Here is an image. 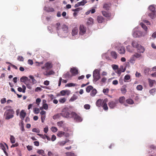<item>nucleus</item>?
<instances>
[{
    "instance_id": "nucleus-8",
    "label": "nucleus",
    "mask_w": 156,
    "mask_h": 156,
    "mask_svg": "<svg viewBox=\"0 0 156 156\" xmlns=\"http://www.w3.org/2000/svg\"><path fill=\"white\" fill-rule=\"evenodd\" d=\"M53 67V65L52 62L49 61L46 63L44 65V66L41 67L42 69H44L45 68L47 70L51 69Z\"/></svg>"
},
{
    "instance_id": "nucleus-57",
    "label": "nucleus",
    "mask_w": 156,
    "mask_h": 156,
    "mask_svg": "<svg viewBox=\"0 0 156 156\" xmlns=\"http://www.w3.org/2000/svg\"><path fill=\"white\" fill-rule=\"evenodd\" d=\"M17 59L20 61H23L24 58L22 56H18L17 58Z\"/></svg>"
},
{
    "instance_id": "nucleus-46",
    "label": "nucleus",
    "mask_w": 156,
    "mask_h": 156,
    "mask_svg": "<svg viewBox=\"0 0 156 156\" xmlns=\"http://www.w3.org/2000/svg\"><path fill=\"white\" fill-rule=\"evenodd\" d=\"M77 98V96L76 95L74 94L73 96L72 97L71 100L72 101H73L76 99Z\"/></svg>"
},
{
    "instance_id": "nucleus-56",
    "label": "nucleus",
    "mask_w": 156,
    "mask_h": 156,
    "mask_svg": "<svg viewBox=\"0 0 156 156\" xmlns=\"http://www.w3.org/2000/svg\"><path fill=\"white\" fill-rule=\"evenodd\" d=\"M112 68L113 69L115 70H117L119 69V67L118 66L116 65H113L112 66Z\"/></svg>"
},
{
    "instance_id": "nucleus-33",
    "label": "nucleus",
    "mask_w": 156,
    "mask_h": 156,
    "mask_svg": "<svg viewBox=\"0 0 156 156\" xmlns=\"http://www.w3.org/2000/svg\"><path fill=\"white\" fill-rule=\"evenodd\" d=\"M66 156H75L74 153L71 152H67L65 153Z\"/></svg>"
},
{
    "instance_id": "nucleus-41",
    "label": "nucleus",
    "mask_w": 156,
    "mask_h": 156,
    "mask_svg": "<svg viewBox=\"0 0 156 156\" xmlns=\"http://www.w3.org/2000/svg\"><path fill=\"white\" fill-rule=\"evenodd\" d=\"M10 139L12 143L14 144L15 143V138L13 136L11 135Z\"/></svg>"
},
{
    "instance_id": "nucleus-39",
    "label": "nucleus",
    "mask_w": 156,
    "mask_h": 156,
    "mask_svg": "<svg viewBox=\"0 0 156 156\" xmlns=\"http://www.w3.org/2000/svg\"><path fill=\"white\" fill-rule=\"evenodd\" d=\"M140 25L142 28L146 31H147V27L143 23H140Z\"/></svg>"
},
{
    "instance_id": "nucleus-63",
    "label": "nucleus",
    "mask_w": 156,
    "mask_h": 156,
    "mask_svg": "<svg viewBox=\"0 0 156 156\" xmlns=\"http://www.w3.org/2000/svg\"><path fill=\"white\" fill-rule=\"evenodd\" d=\"M130 78V76L129 75H126L124 77V79L126 80H128Z\"/></svg>"
},
{
    "instance_id": "nucleus-45",
    "label": "nucleus",
    "mask_w": 156,
    "mask_h": 156,
    "mask_svg": "<svg viewBox=\"0 0 156 156\" xmlns=\"http://www.w3.org/2000/svg\"><path fill=\"white\" fill-rule=\"evenodd\" d=\"M67 142V141H62L59 142L58 143L60 146H63Z\"/></svg>"
},
{
    "instance_id": "nucleus-31",
    "label": "nucleus",
    "mask_w": 156,
    "mask_h": 156,
    "mask_svg": "<svg viewBox=\"0 0 156 156\" xmlns=\"http://www.w3.org/2000/svg\"><path fill=\"white\" fill-rule=\"evenodd\" d=\"M0 147L1 148H2V149L4 153L6 155H7V153L6 152L5 150H6V149H5V146H4V145L2 144H0Z\"/></svg>"
},
{
    "instance_id": "nucleus-23",
    "label": "nucleus",
    "mask_w": 156,
    "mask_h": 156,
    "mask_svg": "<svg viewBox=\"0 0 156 156\" xmlns=\"http://www.w3.org/2000/svg\"><path fill=\"white\" fill-rule=\"evenodd\" d=\"M28 80L27 77L26 76H23L20 79V81L21 82L24 83H26L27 80Z\"/></svg>"
},
{
    "instance_id": "nucleus-50",
    "label": "nucleus",
    "mask_w": 156,
    "mask_h": 156,
    "mask_svg": "<svg viewBox=\"0 0 156 156\" xmlns=\"http://www.w3.org/2000/svg\"><path fill=\"white\" fill-rule=\"evenodd\" d=\"M86 0H83L82 1L79 2L80 5H83L87 3Z\"/></svg>"
},
{
    "instance_id": "nucleus-61",
    "label": "nucleus",
    "mask_w": 156,
    "mask_h": 156,
    "mask_svg": "<svg viewBox=\"0 0 156 156\" xmlns=\"http://www.w3.org/2000/svg\"><path fill=\"white\" fill-rule=\"evenodd\" d=\"M39 136H40L42 138H43V139H45L46 138V137H45V136H46V135H43V134H37Z\"/></svg>"
},
{
    "instance_id": "nucleus-54",
    "label": "nucleus",
    "mask_w": 156,
    "mask_h": 156,
    "mask_svg": "<svg viewBox=\"0 0 156 156\" xmlns=\"http://www.w3.org/2000/svg\"><path fill=\"white\" fill-rule=\"evenodd\" d=\"M82 8H78L76 9H72V11L74 12H79V11L82 10Z\"/></svg>"
},
{
    "instance_id": "nucleus-22",
    "label": "nucleus",
    "mask_w": 156,
    "mask_h": 156,
    "mask_svg": "<svg viewBox=\"0 0 156 156\" xmlns=\"http://www.w3.org/2000/svg\"><path fill=\"white\" fill-rule=\"evenodd\" d=\"M111 56L112 58L115 59H116L117 57V55L116 52L115 51H112L111 53Z\"/></svg>"
},
{
    "instance_id": "nucleus-64",
    "label": "nucleus",
    "mask_w": 156,
    "mask_h": 156,
    "mask_svg": "<svg viewBox=\"0 0 156 156\" xmlns=\"http://www.w3.org/2000/svg\"><path fill=\"white\" fill-rule=\"evenodd\" d=\"M112 83L113 85H116L118 83V82L117 80H115L112 81Z\"/></svg>"
},
{
    "instance_id": "nucleus-42",
    "label": "nucleus",
    "mask_w": 156,
    "mask_h": 156,
    "mask_svg": "<svg viewBox=\"0 0 156 156\" xmlns=\"http://www.w3.org/2000/svg\"><path fill=\"white\" fill-rule=\"evenodd\" d=\"M37 152L40 155H42L44 154V151L42 150H39L37 151Z\"/></svg>"
},
{
    "instance_id": "nucleus-49",
    "label": "nucleus",
    "mask_w": 156,
    "mask_h": 156,
    "mask_svg": "<svg viewBox=\"0 0 156 156\" xmlns=\"http://www.w3.org/2000/svg\"><path fill=\"white\" fill-rule=\"evenodd\" d=\"M156 90L155 88L152 89L149 91V92L151 94L153 95V94L156 91Z\"/></svg>"
},
{
    "instance_id": "nucleus-34",
    "label": "nucleus",
    "mask_w": 156,
    "mask_h": 156,
    "mask_svg": "<svg viewBox=\"0 0 156 156\" xmlns=\"http://www.w3.org/2000/svg\"><path fill=\"white\" fill-rule=\"evenodd\" d=\"M103 8L105 10H109V5L107 4H105L103 6Z\"/></svg>"
},
{
    "instance_id": "nucleus-21",
    "label": "nucleus",
    "mask_w": 156,
    "mask_h": 156,
    "mask_svg": "<svg viewBox=\"0 0 156 156\" xmlns=\"http://www.w3.org/2000/svg\"><path fill=\"white\" fill-rule=\"evenodd\" d=\"M78 29L76 27H74L72 30V35L74 36L77 34L78 33Z\"/></svg>"
},
{
    "instance_id": "nucleus-51",
    "label": "nucleus",
    "mask_w": 156,
    "mask_h": 156,
    "mask_svg": "<svg viewBox=\"0 0 156 156\" xmlns=\"http://www.w3.org/2000/svg\"><path fill=\"white\" fill-rule=\"evenodd\" d=\"M34 111L35 114H37L39 112L40 110L38 108H36L34 109Z\"/></svg>"
},
{
    "instance_id": "nucleus-38",
    "label": "nucleus",
    "mask_w": 156,
    "mask_h": 156,
    "mask_svg": "<svg viewBox=\"0 0 156 156\" xmlns=\"http://www.w3.org/2000/svg\"><path fill=\"white\" fill-rule=\"evenodd\" d=\"M65 133L62 131H60L58 132L57 134V136L59 137H61L64 135Z\"/></svg>"
},
{
    "instance_id": "nucleus-28",
    "label": "nucleus",
    "mask_w": 156,
    "mask_h": 156,
    "mask_svg": "<svg viewBox=\"0 0 156 156\" xmlns=\"http://www.w3.org/2000/svg\"><path fill=\"white\" fill-rule=\"evenodd\" d=\"M97 93V91L95 89H93L90 93V95L92 96H94Z\"/></svg>"
},
{
    "instance_id": "nucleus-6",
    "label": "nucleus",
    "mask_w": 156,
    "mask_h": 156,
    "mask_svg": "<svg viewBox=\"0 0 156 156\" xmlns=\"http://www.w3.org/2000/svg\"><path fill=\"white\" fill-rule=\"evenodd\" d=\"M132 46L136 48L139 49L140 48L141 49L140 52L143 53L144 51V48H143L140 45L138 44L137 42L135 41H133L132 43Z\"/></svg>"
},
{
    "instance_id": "nucleus-37",
    "label": "nucleus",
    "mask_w": 156,
    "mask_h": 156,
    "mask_svg": "<svg viewBox=\"0 0 156 156\" xmlns=\"http://www.w3.org/2000/svg\"><path fill=\"white\" fill-rule=\"evenodd\" d=\"M29 77L32 80V83L33 84L37 83V81L34 79V77L33 76L30 75Z\"/></svg>"
},
{
    "instance_id": "nucleus-19",
    "label": "nucleus",
    "mask_w": 156,
    "mask_h": 156,
    "mask_svg": "<svg viewBox=\"0 0 156 156\" xmlns=\"http://www.w3.org/2000/svg\"><path fill=\"white\" fill-rule=\"evenodd\" d=\"M119 53L121 54H124L125 52V48L124 47H122L118 49Z\"/></svg>"
},
{
    "instance_id": "nucleus-35",
    "label": "nucleus",
    "mask_w": 156,
    "mask_h": 156,
    "mask_svg": "<svg viewBox=\"0 0 156 156\" xmlns=\"http://www.w3.org/2000/svg\"><path fill=\"white\" fill-rule=\"evenodd\" d=\"M127 103L128 104L132 105L133 104L134 102L131 99H128L126 100Z\"/></svg>"
},
{
    "instance_id": "nucleus-60",
    "label": "nucleus",
    "mask_w": 156,
    "mask_h": 156,
    "mask_svg": "<svg viewBox=\"0 0 156 156\" xmlns=\"http://www.w3.org/2000/svg\"><path fill=\"white\" fill-rule=\"evenodd\" d=\"M90 105L89 104H85L84 106V108L86 109H89L90 108Z\"/></svg>"
},
{
    "instance_id": "nucleus-43",
    "label": "nucleus",
    "mask_w": 156,
    "mask_h": 156,
    "mask_svg": "<svg viewBox=\"0 0 156 156\" xmlns=\"http://www.w3.org/2000/svg\"><path fill=\"white\" fill-rule=\"evenodd\" d=\"M25 83L27 87L30 90L31 89V85L29 83L27 82H26Z\"/></svg>"
},
{
    "instance_id": "nucleus-47",
    "label": "nucleus",
    "mask_w": 156,
    "mask_h": 156,
    "mask_svg": "<svg viewBox=\"0 0 156 156\" xmlns=\"http://www.w3.org/2000/svg\"><path fill=\"white\" fill-rule=\"evenodd\" d=\"M109 90L108 88L104 89L103 90V92L105 94L108 93Z\"/></svg>"
},
{
    "instance_id": "nucleus-16",
    "label": "nucleus",
    "mask_w": 156,
    "mask_h": 156,
    "mask_svg": "<svg viewBox=\"0 0 156 156\" xmlns=\"http://www.w3.org/2000/svg\"><path fill=\"white\" fill-rule=\"evenodd\" d=\"M101 13L103 15L106 17H110L111 16V14L108 12L105 11H102Z\"/></svg>"
},
{
    "instance_id": "nucleus-17",
    "label": "nucleus",
    "mask_w": 156,
    "mask_h": 156,
    "mask_svg": "<svg viewBox=\"0 0 156 156\" xmlns=\"http://www.w3.org/2000/svg\"><path fill=\"white\" fill-rule=\"evenodd\" d=\"M103 100H101V99H98L96 103V106L98 107L101 106L102 105V103H103Z\"/></svg>"
},
{
    "instance_id": "nucleus-36",
    "label": "nucleus",
    "mask_w": 156,
    "mask_h": 156,
    "mask_svg": "<svg viewBox=\"0 0 156 156\" xmlns=\"http://www.w3.org/2000/svg\"><path fill=\"white\" fill-rule=\"evenodd\" d=\"M62 116L61 113H58L56 115H54L53 116V118L54 119H56L57 118H59V117Z\"/></svg>"
},
{
    "instance_id": "nucleus-27",
    "label": "nucleus",
    "mask_w": 156,
    "mask_h": 156,
    "mask_svg": "<svg viewBox=\"0 0 156 156\" xmlns=\"http://www.w3.org/2000/svg\"><path fill=\"white\" fill-rule=\"evenodd\" d=\"M72 76H71L69 72L66 73L64 75H63V78L66 79L69 78L71 77Z\"/></svg>"
},
{
    "instance_id": "nucleus-44",
    "label": "nucleus",
    "mask_w": 156,
    "mask_h": 156,
    "mask_svg": "<svg viewBox=\"0 0 156 156\" xmlns=\"http://www.w3.org/2000/svg\"><path fill=\"white\" fill-rule=\"evenodd\" d=\"M136 88L137 90H141L143 88V86L141 85H139L136 87Z\"/></svg>"
},
{
    "instance_id": "nucleus-53",
    "label": "nucleus",
    "mask_w": 156,
    "mask_h": 156,
    "mask_svg": "<svg viewBox=\"0 0 156 156\" xmlns=\"http://www.w3.org/2000/svg\"><path fill=\"white\" fill-rule=\"evenodd\" d=\"M58 126L60 127L63 126V122L62 121L58 122L57 123Z\"/></svg>"
},
{
    "instance_id": "nucleus-55",
    "label": "nucleus",
    "mask_w": 156,
    "mask_h": 156,
    "mask_svg": "<svg viewBox=\"0 0 156 156\" xmlns=\"http://www.w3.org/2000/svg\"><path fill=\"white\" fill-rule=\"evenodd\" d=\"M51 131L53 132H57L58 130V129L56 127H52L51 128Z\"/></svg>"
},
{
    "instance_id": "nucleus-11",
    "label": "nucleus",
    "mask_w": 156,
    "mask_h": 156,
    "mask_svg": "<svg viewBox=\"0 0 156 156\" xmlns=\"http://www.w3.org/2000/svg\"><path fill=\"white\" fill-rule=\"evenodd\" d=\"M108 101V99L107 98H105L103 100V103H102L101 106L105 110H107L108 109V108L107 104Z\"/></svg>"
},
{
    "instance_id": "nucleus-13",
    "label": "nucleus",
    "mask_w": 156,
    "mask_h": 156,
    "mask_svg": "<svg viewBox=\"0 0 156 156\" xmlns=\"http://www.w3.org/2000/svg\"><path fill=\"white\" fill-rule=\"evenodd\" d=\"M26 115V113L25 112L24 110H22L21 111L20 114V117L22 120H23Z\"/></svg>"
},
{
    "instance_id": "nucleus-58",
    "label": "nucleus",
    "mask_w": 156,
    "mask_h": 156,
    "mask_svg": "<svg viewBox=\"0 0 156 156\" xmlns=\"http://www.w3.org/2000/svg\"><path fill=\"white\" fill-rule=\"evenodd\" d=\"M32 131L34 132H35L37 133H40V131L38 129H36V128H34L32 129Z\"/></svg>"
},
{
    "instance_id": "nucleus-52",
    "label": "nucleus",
    "mask_w": 156,
    "mask_h": 156,
    "mask_svg": "<svg viewBox=\"0 0 156 156\" xmlns=\"http://www.w3.org/2000/svg\"><path fill=\"white\" fill-rule=\"evenodd\" d=\"M107 80V79L106 78H105V77H103L101 80V83H105L106 82V81Z\"/></svg>"
},
{
    "instance_id": "nucleus-12",
    "label": "nucleus",
    "mask_w": 156,
    "mask_h": 156,
    "mask_svg": "<svg viewBox=\"0 0 156 156\" xmlns=\"http://www.w3.org/2000/svg\"><path fill=\"white\" fill-rule=\"evenodd\" d=\"M142 33L140 31H134L133 34V36L134 37H138L141 36Z\"/></svg>"
},
{
    "instance_id": "nucleus-4",
    "label": "nucleus",
    "mask_w": 156,
    "mask_h": 156,
    "mask_svg": "<svg viewBox=\"0 0 156 156\" xmlns=\"http://www.w3.org/2000/svg\"><path fill=\"white\" fill-rule=\"evenodd\" d=\"M100 69H95L93 72V81L96 82L100 78Z\"/></svg>"
},
{
    "instance_id": "nucleus-7",
    "label": "nucleus",
    "mask_w": 156,
    "mask_h": 156,
    "mask_svg": "<svg viewBox=\"0 0 156 156\" xmlns=\"http://www.w3.org/2000/svg\"><path fill=\"white\" fill-rule=\"evenodd\" d=\"M118 103V101L115 99L114 101H109L108 103V105L110 108H114L116 106V105Z\"/></svg>"
},
{
    "instance_id": "nucleus-48",
    "label": "nucleus",
    "mask_w": 156,
    "mask_h": 156,
    "mask_svg": "<svg viewBox=\"0 0 156 156\" xmlns=\"http://www.w3.org/2000/svg\"><path fill=\"white\" fill-rule=\"evenodd\" d=\"M66 99L64 98L59 99V102L61 103H64L66 101Z\"/></svg>"
},
{
    "instance_id": "nucleus-32",
    "label": "nucleus",
    "mask_w": 156,
    "mask_h": 156,
    "mask_svg": "<svg viewBox=\"0 0 156 156\" xmlns=\"http://www.w3.org/2000/svg\"><path fill=\"white\" fill-rule=\"evenodd\" d=\"M93 89V87L91 86H89L86 88V91L87 93H89L91 90Z\"/></svg>"
},
{
    "instance_id": "nucleus-20",
    "label": "nucleus",
    "mask_w": 156,
    "mask_h": 156,
    "mask_svg": "<svg viewBox=\"0 0 156 156\" xmlns=\"http://www.w3.org/2000/svg\"><path fill=\"white\" fill-rule=\"evenodd\" d=\"M88 21L87 22V24L88 25H92L94 23V19L91 17L88 18Z\"/></svg>"
},
{
    "instance_id": "nucleus-14",
    "label": "nucleus",
    "mask_w": 156,
    "mask_h": 156,
    "mask_svg": "<svg viewBox=\"0 0 156 156\" xmlns=\"http://www.w3.org/2000/svg\"><path fill=\"white\" fill-rule=\"evenodd\" d=\"M104 20V18L101 16H98L97 17V20L98 23H102Z\"/></svg>"
},
{
    "instance_id": "nucleus-40",
    "label": "nucleus",
    "mask_w": 156,
    "mask_h": 156,
    "mask_svg": "<svg viewBox=\"0 0 156 156\" xmlns=\"http://www.w3.org/2000/svg\"><path fill=\"white\" fill-rule=\"evenodd\" d=\"M121 90L122 93H125L127 91L126 86H122V87L121 89Z\"/></svg>"
},
{
    "instance_id": "nucleus-26",
    "label": "nucleus",
    "mask_w": 156,
    "mask_h": 156,
    "mask_svg": "<svg viewBox=\"0 0 156 156\" xmlns=\"http://www.w3.org/2000/svg\"><path fill=\"white\" fill-rule=\"evenodd\" d=\"M149 12H156L155 9L154 7L152 5H151L149 7Z\"/></svg>"
},
{
    "instance_id": "nucleus-3",
    "label": "nucleus",
    "mask_w": 156,
    "mask_h": 156,
    "mask_svg": "<svg viewBox=\"0 0 156 156\" xmlns=\"http://www.w3.org/2000/svg\"><path fill=\"white\" fill-rule=\"evenodd\" d=\"M71 112L69 109L68 107L62 109V116L65 118L69 119L71 118L72 116Z\"/></svg>"
},
{
    "instance_id": "nucleus-62",
    "label": "nucleus",
    "mask_w": 156,
    "mask_h": 156,
    "mask_svg": "<svg viewBox=\"0 0 156 156\" xmlns=\"http://www.w3.org/2000/svg\"><path fill=\"white\" fill-rule=\"evenodd\" d=\"M43 106L44 109L45 110L47 109L48 108V105L47 104H44L43 105Z\"/></svg>"
},
{
    "instance_id": "nucleus-10",
    "label": "nucleus",
    "mask_w": 156,
    "mask_h": 156,
    "mask_svg": "<svg viewBox=\"0 0 156 156\" xmlns=\"http://www.w3.org/2000/svg\"><path fill=\"white\" fill-rule=\"evenodd\" d=\"M70 72L72 74V76H75L78 74V70L75 67L71 68Z\"/></svg>"
},
{
    "instance_id": "nucleus-2",
    "label": "nucleus",
    "mask_w": 156,
    "mask_h": 156,
    "mask_svg": "<svg viewBox=\"0 0 156 156\" xmlns=\"http://www.w3.org/2000/svg\"><path fill=\"white\" fill-rule=\"evenodd\" d=\"M11 108L10 106H7L5 107L7 110L5 112L4 115L6 119H9L12 118L14 116V112L13 109H11Z\"/></svg>"
},
{
    "instance_id": "nucleus-24",
    "label": "nucleus",
    "mask_w": 156,
    "mask_h": 156,
    "mask_svg": "<svg viewBox=\"0 0 156 156\" xmlns=\"http://www.w3.org/2000/svg\"><path fill=\"white\" fill-rule=\"evenodd\" d=\"M148 80L150 87H152L153 86V84L154 83L155 81L154 80H151L150 79H148Z\"/></svg>"
},
{
    "instance_id": "nucleus-9",
    "label": "nucleus",
    "mask_w": 156,
    "mask_h": 156,
    "mask_svg": "<svg viewBox=\"0 0 156 156\" xmlns=\"http://www.w3.org/2000/svg\"><path fill=\"white\" fill-rule=\"evenodd\" d=\"M79 33L81 35L84 34L86 31V28L83 25H80L79 27Z\"/></svg>"
},
{
    "instance_id": "nucleus-59",
    "label": "nucleus",
    "mask_w": 156,
    "mask_h": 156,
    "mask_svg": "<svg viewBox=\"0 0 156 156\" xmlns=\"http://www.w3.org/2000/svg\"><path fill=\"white\" fill-rule=\"evenodd\" d=\"M122 72V69H118L117 70L115 71V72L118 74L119 75H120L121 73Z\"/></svg>"
},
{
    "instance_id": "nucleus-18",
    "label": "nucleus",
    "mask_w": 156,
    "mask_h": 156,
    "mask_svg": "<svg viewBox=\"0 0 156 156\" xmlns=\"http://www.w3.org/2000/svg\"><path fill=\"white\" fill-rule=\"evenodd\" d=\"M148 16L152 19L156 17V12H149Z\"/></svg>"
},
{
    "instance_id": "nucleus-30",
    "label": "nucleus",
    "mask_w": 156,
    "mask_h": 156,
    "mask_svg": "<svg viewBox=\"0 0 156 156\" xmlns=\"http://www.w3.org/2000/svg\"><path fill=\"white\" fill-rule=\"evenodd\" d=\"M77 86V84L76 83H68L66 84V87H74L76 86Z\"/></svg>"
},
{
    "instance_id": "nucleus-15",
    "label": "nucleus",
    "mask_w": 156,
    "mask_h": 156,
    "mask_svg": "<svg viewBox=\"0 0 156 156\" xmlns=\"http://www.w3.org/2000/svg\"><path fill=\"white\" fill-rule=\"evenodd\" d=\"M44 10L48 12H53L54 11L53 8L49 6H45L44 8Z\"/></svg>"
},
{
    "instance_id": "nucleus-29",
    "label": "nucleus",
    "mask_w": 156,
    "mask_h": 156,
    "mask_svg": "<svg viewBox=\"0 0 156 156\" xmlns=\"http://www.w3.org/2000/svg\"><path fill=\"white\" fill-rule=\"evenodd\" d=\"M125 98L124 97H120L119 99V101L121 104H123L125 101Z\"/></svg>"
},
{
    "instance_id": "nucleus-25",
    "label": "nucleus",
    "mask_w": 156,
    "mask_h": 156,
    "mask_svg": "<svg viewBox=\"0 0 156 156\" xmlns=\"http://www.w3.org/2000/svg\"><path fill=\"white\" fill-rule=\"evenodd\" d=\"M46 73H44V74L46 76L52 75L55 73L52 70H50L48 72L46 71Z\"/></svg>"
},
{
    "instance_id": "nucleus-5",
    "label": "nucleus",
    "mask_w": 156,
    "mask_h": 156,
    "mask_svg": "<svg viewBox=\"0 0 156 156\" xmlns=\"http://www.w3.org/2000/svg\"><path fill=\"white\" fill-rule=\"evenodd\" d=\"M71 118H73L77 122H80L82 121L81 117L74 112H71Z\"/></svg>"
},
{
    "instance_id": "nucleus-1",
    "label": "nucleus",
    "mask_w": 156,
    "mask_h": 156,
    "mask_svg": "<svg viewBox=\"0 0 156 156\" xmlns=\"http://www.w3.org/2000/svg\"><path fill=\"white\" fill-rule=\"evenodd\" d=\"M55 27L58 35L64 36L68 32V27L65 25H60V23H58L55 24Z\"/></svg>"
}]
</instances>
